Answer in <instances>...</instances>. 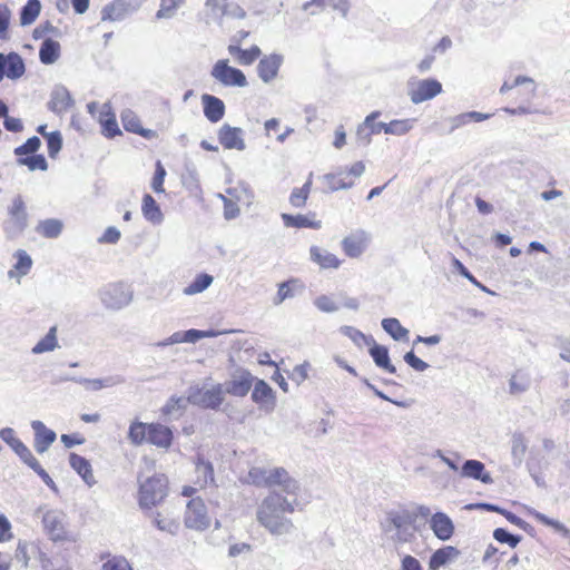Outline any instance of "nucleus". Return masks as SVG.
<instances>
[{"mask_svg":"<svg viewBox=\"0 0 570 570\" xmlns=\"http://www.w3.org/2000/svg\"><path fill=\"white\" fill-rule=\"evenodd\" d=\"M59 347L57 338V326L49 328L45 337H42L31 350L33 354H42L52 352Z\"/></svg>","mask_w":570,"mask_h":570,"instance_id":"obj_42","label":"nucleus"},{"mask_svg":"<svg viewBox=\"0 0 570 570\" xmlns=\"http://www.w3.org/2000/svg\"><path fill=\"white\" fill-rule=\"evenodd\" d=\"M218 333L216 331H200V330H188V331H178L173 333L169 336V343L179 344V343H196L197 341L206 337H215Z\"/></svg>","mask_w":570,"mask_h":570,"instance_id":"obj_26","label":"nucleus"},{"mask_svg":"<svg viewBox=\"0 0 570 570\" xmlns=\"http://www.w3.org/2000/svg\"><path fill=\"white\" fill-rule=\"evenodd\" d=\"M138 502L141 509H151L161 503L168 494V480L164 474H155L139 481Z\"/></svg>","mask_w":570,"mask_h":570,"instance_id":"obj_4","label":"nucleus"},{"mask_svg":"<svg viewBox=\"0 0 570 570\" xmlns=\"http://www.w3.org/2000/svg\"><path fill=\"white\" fill-rule=\"evenodd\" d=\"M453 267L459 272L461 276L470 281L473 285L479 287L481 291L494 295V292L490 291L487 286L482 285L470 272L469 269L459 261L458 258L452 259Z\"/></svg>","mask_w":570,"mask_h":570,"instance_id":"obj_59","label":"nucleus"},{"mask_svg":"<svg viewBox=\"0 0 570 570\" xmlns=\"http://www.w3.org/2000/svg\"><path fill=\"white\" fill-rule=\"evenodd\" d=\"M102 570H132L129 562L122 557H114L102 564Z\"/></svg>","mask_w":570,"mask_h":570,"instance_id":"obj_64","label":"nucleus"},{"mask_svg":"<svg viewBox=\"0 0 570 570\" xmlns=\"http://www.w3.org/2000/svg\"><path fill=\"white\" fill-rule=\"evenodd\" d=\"M60 56V45L58 41L48 38L46 39L39 50V59L43 65L55 63Z\"/></svg>","mask_w":570,"mask_h":570,"instance_id":"obj_39","label":"nucleus"},{"mask_svg":"<svg viewBox=\"0 0 570 570\" xmlns=\"http://www.w3.org/2000/svg\"><path fill=\"white\" fill-rule=\"evenodd\" d=\"M187 401L193 405L216 410L224 401V386L216 384L208 390L198 386L190 387L188 390Z\"/></svg>","mask_w":570,"mask_h":570,"instance_id":"obj_6","label":"nucleus"},{"mask_svg":"<svg viewBox=\"0 0 570 570\" xmlns=\"http://www.w3.org/2000/svg\"><path fill=\"white\" fill-rule=\"evenodd\" d=\"M17 164L20 166H27L29 170H42L48 169V163L42 155H32L27 157H20L17 159Z\"/></svg>","mask_w":570,"mask_h":570,"instance_id":"obj_56","label":"nucleus"},{"mask_svg":"<svg viewBox=\"0 0 570 570\" xmlns=\"http://www.w3.org/2000/svg\"><path fill=\"white\" fill-rule=\"evenodd\" d=\"M210 76L227 87H245L247 85L246 77L243 71L228 66L227 60H218L214 65Z\"/></svg>","mask_w":570,"mask_h":570,"instance_id":"obj_11","label":"nucleus"},{"mask_svg":"<svg viewBox=\"0 0 570 570\" xmlns=\"http://www.w3.org/2000/svg\"><path fill=\"white\" fill-rule=\"evenodd\" d=\"M460 556V551L452 546L438 549L430 558V570H438L445 566L448 562L455 560Z\"/></svg>","mask_w":570,"mask_h":570,"instance_id":"obj_31","label":"nucleus"},{"mask_svg":"<svg viewBox=\"0 0 570 570\" xmlns=\"http://www.w3.org/2000/svg\"><path fill=\"white\" fill-rule=\"evenodd\" d=\"M141 213L145 219L153 225H160L164 222V214L159 205L149 194H146L142 197Z\"/></svg>","mask_w":570,"mask_h":570,"instance_id":"obj_29","label":"nucleus"},{"mask_svg":"<svg viewBox=\"0 0 570 570\" xmlns=\"http://www.w3.org/2000/svg\"><path fill=\"white\" fill-rule=\"evenodd\" d=\"M99 122L102 126V134L108 138H114L117 135H120L121 131L118 127L115 115L111 112V107L109 104H104L101 107Z\"/></svg>","mask_w":570,"mask_h":570,"instance_id":"obj_30","label":"nucleus"},{"mask_svg":"<svg viewBox=\"0 0 570 570\" xmlns=\"http://www.w3.org/2000/svg\"><path fill=\"white\" fill-rule=\"evenodd\" d=\"M528 449V442L521 433H515L511 440V454L515 465H520L523 461Z\"/></svg>","mask_w":570,"mask_h":570,"instance_id":"obj_50","label":"nucleus"},{"mask_svg":"<svg viewBox=\"0 0 570 570\" xmlns=\"http://www.w3.org/2000/svg\"><path fill=\"white\" fill-rule=\"evenodd\" d=\"M153 524L160 531L176 535L180 529L177 520L163 517L161 513L156 512L153 517Z\"/></svg>","mask_w":570,"mask_h":570,"instance_id":"obj_49","label":"nucleus"},{"mask_svg":"<svg viewBox=\"0 0 570 570\" xmlns=\"http://www.w3.org/2000/svg\"><path fill=\"white\" fill-rule=\"evenodd\" d=\"M282 220L286 227H295V228H313L320 229L322 227L321 220H315L305 215H291V214H282Z\"/></svg>","mask_w":570,"mask_h":570,"instance_id":"obj_36","label":"nucleus"},{"mask_svg":"<svg viewBox=\"0 0 570 570\" xmlns=\"http://www.w3.org/2000/svg\"><path fill=\"white\" fill-rule=\"evenodd\" d=\"M311 259L316 263L321 268H338L341 265V261L336 257V255L330 253L327 249L321 248L318 246H312L309 248Z\"/></svg>","mask_w":570,"mask_h":570,"instance_id":"obj_28","label":"nucleus"},{"mask_svg":"<svg viewBox=\"0 0 570 570\" xmlns=\"http://www.w3.org/2000/svg\"><path fill=\"white\" fill-rule=\"evenodd\" d=\"M484 464L478 460H466L461 469V475L481 481L484 484L493 482L490 473L484 472Z\"/></svg>","mask_w":570,"mask_h":570,"instance_id":"obj_25","label":"nucleus"},{"mask_svg":"<svg viewBox=\"0 0 570 570\" xmlns=\"http://www.w3.org/2000/svg\"><path fill=\"white\" fill-rule=\"evenodd\" d=\"M414 518L407 511H391L382 524L385 533H392L391 539L396 543H406L414 538Z\"/></svg>","mask_w":570,"mask_h":570,"instance_id":"obj_3","label":"nucleus"},{"mask_svg":"<svg viewBox=\"0 0 570 570\" xmlns=\"http://www.w3.org/2000/svg\"><path fill=\"white\" fill-rule=\"evenodd\" d=\"M101 304L110 311H119L128 306L134 297L131 287L122 282L109 283L98 292Z\"/></svg>","mask_w":570,"mask_h":570,"instance_id":"obj_5","label":"nucleus"},{"mask_svg":"<svg viewBox=\"0 0 570 570\" xmlns=\"http://www.w3.org/2000/svg\"><path fill=\"white\" fill-rule=\"evenodd\" d=\"M510 393L518 395L524 393L530 387V377L521 372L513 374L509 382Z\"/></svg>","mask_w":570,"mask_h":570,"instance_id":"obj_55","label":"nucleus"},{"mask_svg":"<svg viewBox=\"0 0 570 570\" xmlns=\"http://www.w3.org/2000/svg\"><path fill=\"white\" fill-rule=\"evenodd\" d=\"M36 551L39 552L40 550L35 543L20 541L17 546L14 558L18 562L22 564L23 568H27L30 560V553H33Z\"/></svg>","mask_w":570,"mask_h":570,"instance_id":"obj_54","label":"nucleus"},{"mask_svg":"<svg viewBox=\"0 0 570 570\" xmlns=\"http://www.w3.org/2000/svg\"><path fill=\"white\" fill-rule=\"evenodd\" d=\"M252 400L265 411H273L275 407V393L264 380L256 381Z\"/></svg>","mask_w":570,"mask_h":570,"instance_id":"obj_17","label":"nucleus"},{"mask_svg":"<svg viewBox=\"0 0 570 570\" xmlns=\"http://www.w3.org/2000/svg\"><path fill=\"white\" fill-rule=\"evenodd\" d=\"M41 518L45 533L53 542L75 541L73 537L67 529V514L58 509L39 508L36 512Z\"/></svg>","mask_w":570,"mask_h":570,"instance_id":"obj_2","label":"nucleus"},{"mask_svg":"<svg viewBox=\"0 0 570 570\" xmlns=\"http://www.w3.org/2000/svg\"><path fill=\"white\" fill-rule=\"evenodd\" d=\"M442 92V83L433 78L411 80L407 83V95L415 105L433 99Z\"/></svg>","mask_w":570,"mask_h":570,"instance_id":"obj_10","label":"nucleus"},{"mask_svg":"<svg viewBox=\"0 0 570 570\" xmlns=\"http://www.w3.org/2000/svg\"><path fill=\"white\" fill-rule=\"evenodd\" d=\"M24 62L18 53H0V82L4 76L12 80L19 79L24 73Z\"/></svg>","mask_w":570,"mask_h":570,"instance_id":"obj_13","label":"nucleus"},{"mask_svg":"<svg viewBox=\"0 0 570 570\" xmlns=\"http://www.w3.org/2000/svg\"><path fill=\"white\" fill-rule=\"evenodd\" d=\"M382 327L395 341H404L409 337V330L403 327L397 318H384L382 321Z\"/></svg>","mask_w":570,"mask_h":570,"instance_id":"obj_45","label":"nucleus"},{"mask_svg":"<svg viewBox=\"0 0 570 570\" xmlns=\"http://www.w3.org/2000/svg\"><path fill=\"white\" fill-rule=\"evenodd\" d=\"M41 146V140L39 137L37 136H33L31 138H29L23 145L14 148V155L18 156V158L24 156V155H29V154H35Z\"/></svg>","mask_w":570,"mask_h":570,"instance_id":"obj_60","label":"nucleus"},{"mask_svg":"<svg viewBox=\"0 0 570 570\" xmlns=\"http://www.w3.org/2000/svg\"><path fill=\"white\" fill-rule=\"evenodd\" d=\"M323 179L331 191L348 189L354 185V180L347 179L345 173L326 174L323 176Z\"/></svg>","mask_w":570,"mask_h":570,"instance_id":"obj_47","label":"nucleus"},{"mask_svg":"<svg viewBox=\"0 0 570 570\" xmlns=\"http://www.w3.org/2000/svg\"><path fill=\"white\" fill-rule=\"evenodd\" d=\"M204 115L210 122H218L225 115V104L222 99L204 94L202 96Z\"/></svg>","mask_w":570,"mask_h":570,"instance_id":"obj_22","label":"nucleus"},{"mask_svg":"<svg viewBox=\"0 0 570 570\" xmlns=\"http://www.w3.org/2000/svg\"><path fill=\"white\" fill-rule=\"evenodd\" d=\"M493 537L497 541L501 543H507L511 548H515L521 541V538L519 535H514L502 528L495 529L493 532Z\"/></svg>","mask_w":570,"mask_h":570,"instance_id":"obj_63","label":"nucleus"},{"mask_svg":"<svg viewBox=\"0 0 570 570\" xmlns=\"http://www.w3.org/2000/svg\"><path fill=\"white\" fill-rule=\"evenodd\" d=\"M254 382V376L246 370L236 371L232 380L225 383L224 393L234 395V396H245Z\"/></svg>","mask_w":570,"mask_h":570,"instance_id":"obj_14","label":"nucleus"},{"mask_svg":"<svg viewBox=\"0 0 570 570\" xmlns=\"http://www.w3.org/2000/svg\"><path fill=\"white\" fill-rule=\"evenodd\" d=\"M121 122L124 128L127 131L138 134L145 138H150L153 135V130L150 129H144L141 127L139 118L136 116V114L129 109L124 110L121 112Z\"/></svg>","mask_w":570,"mask_h":570,"instance_id":"obj_35","label":"nucleus"},{"mask_svg":"<svg viewBox=\"0 0 570 570\" xmlns=\"http://www.w3.org/2000/svg\"><path fill=\"white\" fill-rule=\"evenodd\" d=\"M149 424L132 422L129 426L128 439L134 445H140L148 441Z\"/></svg>","mask_w":570,"mask_h":570,"instance_id":"obj_48","label":"nucleus"},{"mask_svg":"<svg viewBox=\"0 0 570 570\" xmlns=\"http://www.w3.org/2000/svg\"><path fill=\"white\" fill-rule=\"evenodd\" d=\"M314 305L324 313H334L338 311V304L327 295H320L314 299Z\"/></svg>","mask_w":570,"mask_h":570,"instance_id":"obj_61","label":"nucleus"},{"mask_svg":"<svg viewBox=\"0 0 570 570\" xmlns=\"http://www.w3.org/2000/svg\"><path fill=\"white\" fill-rule=\"evenodd\" d=\"M69 463L87 485L92 487L96 483L91 464L86 458L76 453H70Z\"/></svg>","mask_w":570,"mask_h":570,"instance_id":"obj_27","label":"nucleus"},{"mask_svg":"<svg viewBox=\"0 0 570 570\" xmlns=\"http://www.w3.org/2000/svg\"><path fill=\"white\" fill-rule=\"evenodd\" d=\"M491 114H483L479 111H468L449 118L451 125L450 132L458 128L468 125L471 121L480 122L491 117Z\"/></svg>","mask_w":570,"mask_h":570,"instance_id":"obj_37","label":"nucleus"},{"mask_svg":"<svg viewBox=\"0 0 570 570\" xmlns=\"http://www.w3.org/2000/svg\"><path fill=\"white\" fill-rule=\"evenodd\" d=\"M14 257L17 258V262L13 265V268L8 272V276L10 278L26 276L32 267V259L30 255L23 249H18L14 253Z\"/></svg>","mask_w":570,"mask_h":570,"instance_id":"obj_38","label":"nucleus"},{"mask_svg":"<svg viewBox=\"0 0 570 570\" xmlns=\"http://www.w3.org/2000/svg\"><path fill=\"white\" fill-rule=\"evenodd\" d=\"M60 381H73L82 385L88 391H100L102 389L114 387L122 384L125 379L120 375H110L102 379H85L76 376H65Z\"/></svg>","mask_w":570,"mask_h":570,"instance_id":"obj_15","label":"nucleus"},{"mask_svg":"<svg viewBox=\"0 0 570 570\" xmlns=\"http://www.w3.org/2000/svg\"><path fill=\"white\" fill-rule=\"evenodd\" d=\"M379 116V111H373L364 119L363 124L358 126L356 135L363 145H368L371 142V135L380 134L382 130L385 132L386 124L375 122V119Z\"/></svg>","mask_w":570,"mask_h":570,"instance_id":"obj_20","label":"nucleus"},{"mask_svg":"<svg viewBox=\"0 0 570 570\" xmlns=\"http://www.w3.org/2000/svg\"><path fill=\"white\" fill-rule=\"evenodd\" d=\"M273 469L266 470L263 468L254 466L249 470L247 475V483L254 484L256 487H268L273 488Z\"/></svg>","mask_w":570,"mask_h":570,"instance_id":"obj_41","label":"nucleus"},{"mask_svg":"<svg viewBox=\"0 0 570 570\" xmlns=\"http://www.w3.org/2000/svg\"><path fill=\"white\" fill-rule=\"evenodd\" d=\"M41 11L40 0H28L20 11L21 26H29L36 21Z\"/></svg>","mask_w":570,"mask_h":570,"instance_id":"obj_46","label":"nucleus"},{"mask_svg":"<svg viewBox=\"0 0 570 570\" xmlns=\"http://www.w3.org/2000/svg\"><path fill=\"white\" fill-rule=\"evenodd\" d=\"M73 104L69 90L65 86H56L51 92L49 109L55 114L66 112Z\"/></svg>","mask_w":570,"mask_h":570,"instance_id":"obj_23","label":"nucleus"},{"mask_svg":"<svg viewBox=\"0 0 570 570\" xmlns=\"http://www.w3.org/2000/svg\"><path fill=\"white\" fill-rule=\"evenodd\" d=\"M22 461L32 469L40 478L41 480L53 491L57 492V485L51 479V476L41 468L38 460L33 456L31 451L28 453V456H24Z\"/></svg>","mask_w":570,"mask_h":570,"instance_id":"obj_53","label":"nucleus"},{"mask_svg":"<svg viewBox=\"0 0 570 570\" xmlns=\"http://www.w3.org/2000/svg\"><path fill=\"white\" fill-rule=\"evenodd\" d=\"M430 527L435 537L442 541L449 540L454 532L452 520L443 512H436L431 517Z\"/></svg>","mask_w":570,"mask_h":570,"instance_id":"obj_21","label":"nucleus"},{"mask_svg":"<svg viewBox=\"0 0 570 570\" xmlns=\"http://www.w3.org/2000/svg\"><path fill=\"white\" fill-rule=\"evenodd\" d=\"M518 86H525L523 89L524 100L530 101L535 96V83L533 79L525 76H518L512 83L504 81L500 88V92L505 94Z\"/></svg>","mask_w":570,"mask_h":570,"instance_id":"obj_33","label":"nucleus"},{"mask_svg":"<svg viewBox=\"0 0 570 570\" xmlns=\"http://www.w3.org/2000/svg\"><path fill=\"white\" fill-rule=\"evenodd\" d=\"M368 242L370 235L365 230L358 229L343 238L342 248L348 257L356 258L365 252Z\"/></svg>","mask_w":570,"mask_h":570,"instance_id":"obj_12","label":"nucleus"},{"mask_svg":"<svg viewBox=\"0 0 570 570\" xmlns=\"http://www.w3.org/2000/svg\"><path fill=\"white\" fill-rule=\"evenodd\" d=\"M31 428L35 432L33 446L38 453L46 452L56 441L57 434L49 430L41 421H32Z\"/></svg>","mask_w":570,"mask_h":570,"instance_id":"obj_19","label":"nucleus"},{"mask_svg":"<svg viewBox=\"0 0 570 570\" xmlns=\"http://www.w3.org/2000/svg\"><path fill=\"white\" fill-rule=\"evenodd\" d=\"M28 226V213L24 202L20 196L12 200L9 208V218L4 222V232L8 237L14 238L19 236Z\"/></svg>","mask_w":570,"mask_h":570,"instance_id":"obj_7","label":"nucleus"},{"mask_svg":"<svg viewBox=\"0 0 570 570\" xmlns=\"http://www.w3.org/2000/svg\"><path fill=\"white\" fill-rule=\"evenodd\" d=\"M219 142L226 149L244 150L246 148L243 139V130L238 127L224 125L218 131Z\"/></svg>","mask_w":570,"mask_h":570,"instance_id":"obj_18","label":"nucleus"},{"mask_svg":"<svg viewBox=\"0 0 570 570\" xmlns=\"http://www.w3.org/2000/svg\"><path fill=\"white\" fill-rule=\"evenodd\" d=\"M413 122H414L413 119L392 120L389 124H386L385 134L396 135V136L405 135L406 132H409L412 129Z\"/></svg>","mask_w":570,"mask_h":570,"instance_id":"obj_57","label":"nucleus"},{"mask_svg":"<svg viewBox=\"0 0 570 570\" xmlns=\"http://www.w3.org/2000/svg\"><path fill=\"white\" fill-rule=\"evenodd\" d=\"M283 56L273 53L265 56L257 65L258 77L265 83H269L277 77L278 70L283 63Z\"/></svg>","mask_w":570,"mask_h":570,"instance_id":"obj_16","label":"nucleus"},{"mask_svg":"<svg viewBox=\"0 0 570 570\" xmlns=\"http://www.w3.org/2000/svg\"><path fill=\"white\" fill-rule=\"evenodd\" d=\"M371 345L370 355L372 356L375 365L391 374L396 373L395 366L390 361L387 347L376 344L374 340Z\"/></svg>","mask_w":570,"mask_h":570,"instance_id":"obj_32","label":"nucleus"},{"mask_svg":"<svg viewBox=\"0 0 570 570\" xmlns=\"http://www.w3.org/2000/svg\"><path fill=\"white\" fill-rule=\"evenodd\" d=\"M173 441V432L169 428L160 423H150L148 442L158 446L167 449L170 446Z\"/></svg>","mask_w":570,"mask_h":570,"instance_id":"obj_24","label":"nucleus"},{"mask_svg":"<svg viewBox=\"0 0 570 570\" xmlns=\"http://www.w3.org/2000/svg\"><path fill=\"white\" fill-rule=\"evenodd\" d=\"M185 527L195 531H205L210 525L207 508L200 498L191 499L184 515Z\"/></svg>","mask_w":570,"mask_h":570,"instance_id":"obj_8","label":"nucleus"},{"mask_svg":"<svg viewBox=\"0 0 570 570\" xmlns=\"http://www.w3.org/2000/svg\"><path fill=\"white\" fill-rule=\"evenodd\" d=\"M295 511L296 502L294 500H285L281 493L271 491L258 504L256 520L272 535L285 537L295 531L292 519L285 514Z\"/></svg>","mask_w":570,"mask_h":570,"instance_id":"obj_1","label":"nucleus"},{"mask_svg":"<svg viewBox=\"0 0 570 570\" xmlns=\"http://www.w3.org/2000/svg\"><path fill=\"white\" fill-rule=\"evenodd\" d=\"M14 430L11 428H3L0 430V438L16 452L22 460L28 456L30 450L14 435Z\"/></svg>","mask_w":570,"mask_h":570,"instance_id":"obj_40","label":"nucleus"},{"mask_svg":"<svg viewBox=\"0 0 570 570\" xmlns=\"http://www.w3.org/2000/svg\"><path fill=\"white\" fill-rule=\"evenodd\" d=\"M48 154L55 158L62 147V137L59 131L49 132L47 136Z\"/></svg>","mask_w":570,"mask_h":570,"instance_id":"obj_62","label":"nucleus"},{"mask_svg":"<svg viewBox=\"0 0 570 570\" xmlns=\"http://www.w3.org/2000/svg\"><path fill=\"white\" fill-rule=\"evenodd\" d=\"M131 12L127 9V6L121 0H115L109 4H106L101 10L102 21H120L125 19Z\"/></svg>","mask_w":570,"mask_h":570,"instance_id":"obj_34","label":"nucleus"},{"mask_svg":"<svg viewBox=\"0 0 570 570\" xmlns=\"http://www.w3.org/2000/svg\"><path fill=\"white\" fill-rule=\"evenodd\" d=\"M340 331L343 335L347 336L358 347H361L363 344L371 345V343L373 342L372 337H367L365 334H363L361 331L353 326L345 325L342 326Z\"/></svg>","mask_w":570,"mask_h":570,"instance_id":"obj_58","label":"nucleus"},{"mask_svg":"<svg viewBox=\"0 0 570 570\" xmlns=\"http://www.w3.org/2000/svg\"><path fill=\"white\" fill-rule=\"evenodd\" d=\"M213 282L214 277L212 275L206 273L198 274L194 281L183 289V293L188 296L203 293L213 284Z\"/></svg>","mask_w":570,"mask_h":570,"instance_id":"obj_44","label":"nucleus"},{"mask_svg":"<svg viewBox=\"0 0 570 570\" xmlns=\"http://www.w3.org/2000/svg\"><path fill=\"white\" fill-rule=\"evenodd\" d=\"M272 478V481H274L273 488H278L275 491L281 493L285 500H294L296 502V510L301 509L298 500L301 487L298 481L292 478L284 468H274Z\"/></svg>","mask_w":570,"mask_h":570,"instance_id":"obj_9","label":"nucleus"},{"mask_svg":"<svg viewBox=\"0 0 570 570\" xmlns=\"http://www.w3.org/2000/svg\"><path fill=\"white\" fill-rule=\"evenodd\" d=\"M63 224L60 219L48 218L39 222L36 232L46 238H57L62 232Z\"/></svg>","mask_w":570,"mask_h":570,"instance_id":"obj_43","label":"nucleus"},{"mask_svg":"<svg viewBox=\"0 0 570 570\" xmlns=\"http://www.w3.org/2000/svg\"><path fill=\"white\" fill-rule=\"evenodd\" d=\"M197 483L200 487L214 483V468L210 462L198 459L196 464Z\"/></svg>","mask_w":570,"mask_h":570,"instance_id":"obj_51","label":"nucleus"},{"mask_svg":"<svg viewBox=\"0 0 570 570\" xmlns=\"http://www.w3.org/2000/svg\"><path fill=\"white\" fill-rule=\"evenodd\" d=\"M312 176L313 174L311 173L307 181L301 188H295L292 191L289 196V203L292 204V206L296 208H302L303 206H305L311 191Z\"/></svg>","mask_w":570,"mask_h":570,"instance_id":"obj_52","label":"nucleus"}]
</instances>
